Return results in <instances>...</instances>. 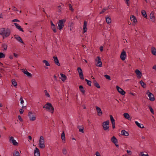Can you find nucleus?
<instances>
[{"label": "nucleus", "mask_w": 156, "mask_h": 156, "mask_svg": "<svg viewBox=\"0 0 156 156\" xmlns=\"http://www.w3.org/2000/svg\"><path fill=\"white\" fill-rule=\"evenodd\" d=\"M149 109H150V110L151 112V113L152 114H154V110H153V109L152 108L151 106H150Z\"/></svg>", "instance_id": "49"}, {"label": "nucleus", "mask_w": 156, "mask_h": 156, "mask_svg": "<svg viewBox=\"0 0 156 156\" xmlns=\"http://www.w3.org/2000/svg\"><path fill=\"white\" fill-rule=\"evenodd\" d=\"M12 144L15 146H16L18 145V143L15 140H12V141L11 142Z\"/></svg>", "instance_id": "43"}, {"label": "nucleus", "mask_w": 156, "mask_h": 156, "mask_svg": "<svg viewBox=\"0 0 156 156\" xmlns=\"http://www.w3.org/2000/svg\"><path fill=\"white\" fill-rule=\"evenodd\" d=\"M5 57V54L0 52V58H4Z\"/></svg>", "instance_id": "44"}, {"label": "nucleus", "mask_w": 156, "mask_h": 156, "mask_svg": "<svg viewBox=\"0 0 156 156\" xmlns=\"http://www.w3.org/2000/svg\"><path fill=\"white\" fill-rule=\"evenodd\" d=\"M142 15L145 18H147V16L146 12L144 10H142L141 12Z\"/></svg>", "instance_id": "30"}, {"label": "nucleus", "mask_w": 156, "mask_h": 156, "mask_svg": "<svg viewBox=\"0 0 156 156\" xmlns=\"http://www.w3.org/2000/svg\"><path fill=\"white\" fill-rule=\"evenodd\" d=\"M95 107L98 113V115L99 116H101L102 114V112L101 108L97 106H96Z\"/></svg>", "instance_id": "13"}, {"label": "nucleus", "mask_w": 156, "mask_h": 156, "mask_svg": "<svg viewBox=\"0 0 156 156\" xmlns=\"http://www.w3.org/2000/svg\"><path fill=\"white\" fill-rule=\"evenodd\" d=\"M150 18L152 20V22H154L155 20V18L154 15V12H152L150 15Z\"/></svg>", "instance_id": "18"}, {"label": "nucleus", "mask_w": 156, "mask_h": 156, "mask_svg": "<svg viewBox=\"0 0 156 156\" xmlns=\"http://www.w3.org/2000/svg\"><path fill=\"white\" fill-rule=\"evenodd\" d=\"M110 120L111 121L112 123H115V120L114 119V118L111 115H110Z\"/></svg>", "instance_id": "42"}, {"label": "nucleus", "mask_w": 156, "mask_h": 156, "mask_svg": "<svg viewBox=\"0 0 156 156\" xmlns=\"http://www.w3.org/2000/svg\"><path fill=\"white\" fill-rule=\"evenodd\" d=\"M111 140L112 142L115 144V145L117 147H119V145L117 144L118 143V140L115 136H113L111 138Z\"/></svg>", "instance_id": "9"}, {"label": "nucleus", "mask_w": 156, "mask_h": 156, "mask_svg": "<svg viewBox=\"0 0 156 156\" xmlns=\"http://www.w3.org/2000/svg\"><path fill=\"white\" fill-rule=\"evenodd\" d=\"M53 58L54 59V61L55 63L57 65V66H59L60 65V64L59 62L58 59L56 56L55 55L53 57Z\"/></svg>", "instance_id": "14"}, {"label": "nucleus", "mask_w": 156, "mask_h": 156, "mask_svg": "<svg viewBox=\"0 0 156 156\" xmlns=\"http://www.w3.org/2000/svg\"><path fill=\"white\" fill-rule=\"evenodd\" d=\"M121 132V134L123 136H127L129 135L128 132L126 131L125 130H122Z\"/></svg>", "instance_id": "21"}, {"label": "nucleus", "mask_w": 156, "mask_h": 156, "mask_svg": "<svg viewBox=\"0 0 156 156\" xmlns=\"http://www.w3.org/2000/svg\"><path fill=\"white\" fill-rule=\"evenodd\" d=\"M13 156H20L19 152L17 151H15L13 153Z\"/></svg>", "instance_id": "37"}, {"label": "nucleus", "mask_w": 156, "mask_h": 156, "mask_svg": "<svg viewBox=\"0 0 156 156\" xmlns=\"http://www.w3.org/2000/svg\"><path fill=\"white\" fill-rule=\"evenodd\" d=\"M14 24L16 26V28L19 30L20 31H21L22 32H24V30L22 29L21 26H20L18 24L16 23H14Z\"/></svg>", "instance_id": "23"}, {"label": "nucleus", "mask_w": 156, "mask_h": 156, "mask_svg": "<svg viewBox=\"0 0 156 156\" xmlns=\"http://www.w3.org/2000/svg\"><path fill=\"white\" fill-rule=\"evenodd\" d=\"M5 29V28H0V35L2 36Z\"/></svg>", "instance_id": "34"}, {"label": "nucleus", "mask_w": 156, "mask_h": 156, "mask_svg": "<svg viewBox=\"0 0 156 156\" xmlns=\"http://www.w3.org/2000/svg\"><path fill=\"white\" fill-rule=\"evenodd\" d=\"M29 119L31 121H34L36 120V117L32 112H29L28 115Z\"/></svg>", "instance_id": "6"}, {"label": "nucleus", "mask_w": 156, "mask_h": 156, "mask_svg": "<svg viewBox=\"0 0 156 156\" xmlns=\"http://www.w3.org/2000/svg\"><path fill=\"white\" fill-rule=\"evenodd\" d=\"M22 72L23 73L27 75V76L29 77H31L32 76V74L28 72L25 69H22Z\"/></svg>", "instance_id": "16"}, {"label": "nucleus", "mask_w": 156, "mask_h": 156, "mask_svg": "<svg viewBox=\"0 0 156 156\" xmlns=\"http://www.w3.org/2000/svg\"><path fill=\"white\" fill-rule=\"evenodd\" d=\"M123 116L126 119L129 120H131V118L130 117V115L128 113H124L123 114Z\"/></svg>", "instance_id": "22"}, {"label": "nucleus", "mask_w": 156, "mask_h": 156, "mask_svg": "<svg viewBox=\"0 0 156 156\" xmlns=\"http://www.w3.org/2000/svg\"><path fill=\"white\" fill-rule=\"evenodd\" d=\"M95 154L96 156H101L100 153L98 151H97L96 152Z\"/></svg>", "instance_id": "56"}, {"label": "nucleus", "mask_w": 156, "mask_h": 156, "mask_svg": "<svg viewBox=\"0 0 156 156\" xmlns=\"http://www.w3.org/2000/svg\"><path fill=\"white\" fill-rule=\"evenodd\" d=\"M61 138L63 140V142L65 141L66 140L65 136H61Z\"/></svg>", "instance_id": "54"}, {"label": "nucleus", "mask_w": 156, "mask_h": 156, "mask_svg": "<svg viewBox=\"0 0 156 156\" xmlns=\"http://www.w3.org/2000/svg\"><path fill=\"white\" fill-rule=\"evenodd\" d=\"M126 1V3L127 4V6H129V3L128 2L129 0H124Z\"/></svg>", "instance_id": "55"}, {"label": "nucleus", "mask_w": 156, "mask_h": 156, "mask_svg": "<svg viewBox=\"0 0 156 156\" xmlns=\"http://www.w3.org/2000/svg\"><path fill=\"white\" fill-rule=\"evenodd\" d=\"M34 156H40L39 150L37 147L35 148L34 151Z\"/></svg>", "instance_id": "17"}, {"label": "nucleus", "mask_w": 156, "mask_h": 156, "mask_svg": "<svg viewBox=\"0 0 156 156\" xmlns=\"http://www.w3.org/2000/svg\"><path fill=\"white\" fill-rule=\"evenodd\" d=\"M18 119L20 122H22L23 121V120L20 116V115H18Z\"/></svg>", "instance_id": "50"}, {"label": "nucleus", "mask_w": 156, "mask_h": 156, "mask_svg": "<svg viewBox=\"0 0 156 156\" xmlns=\"http://www.w3.org/2000/svg\"><path fill=\"white\" fill-rule=\"evenodd\" d=\"M105 77V78L108 80H111V78H110V77L108 75H105L104 76Z\"/></svg>", "instance_id": "47"}, {"label": "nucleus", "mask_w": 156, "mask_h": 156, "mask_svg": "<svg viewBox=\"0 0 156 156\" xmlns=\"http://www.w3.org/2000/svg\"><path fill=\"white\" fill-rule=\"evenodd\" d=\"M141 156H149V155H148V154H143L141 155Z\"/></svg>", "instance_id": "64"}, {"label": "nucleus", "mask_w": 156, "mask_h": 156, "mask_svg": "<svg viewBox=\"0 0 156 156\" xmlns=\"http://www.w3.org/2000/svg\"><path fill=\"white\" fill-rule=\"evenodd\" d=\"M106 22L108 24H109L111 23L112 21L111 18L108 16L106 17Z\"/></svg>", "instance_id": "32"}, {"label": "nucleus", "mask_w": 156, "mask_h": 156, "mask_svg": "<svg viewBox=\"0 0 156 156\" xmlns=\"http://www.w3.org/2000/svg\"><path fill=\"white\" fill-rule=\"evenodd\" d=\"M116 89L122 95H124L126 93V92L121 88H120L118 86H116Z\"/></svg>", "instance_id": "10"}, {"label": "nucleus", "mask_w": 156, "mask_h": 156, "mask_svg": "<svg viewBox=\"0 0 156 156\" xmlns=\"http://www.w3.org/2000/svg\"><path fill=\"white\" fill-rule=\"evenodd\" d=\"M112 128L114 129L115 127V123H112Z\"/></svg>", "instance_id": "61"}, {"label": "nucleus", "mask_w": 156, "mask_h": 156, "mask_svg": "<svg viewBox=\"0 0 156 156\" xmlns=\"http://www.w3.org/2000/svg\"><path fill=\"white\" fill-rule=\"evenodd\" d=\"M14 138L13 136H10L9 137V141L11 142L12 141V140H14Z\"/></svg>", "instance_id": "52"}, {"label": "nucleus", "mask_w": 156, "mask_h": 156, "mask_svg": "<svg viewBox=\"0 0 156 156\" xmlns=\"http://www.w3.org/2000/svg\"><path fill=\"white\" fill-rule=\"evenodd\" d=\"M43 108H45L48 111L50 112L52 114L54 112V108L50 103H47L43 107Z\"/></svg>", "instance_id": "1"}, {"label": "nucleus", "mask_w": 156, "mask_h": 156, "mask_svg": "<svg viewBox=\"0 0 156 156\" xmlns=\"http://www.w3.org/2000/svg\"><path fill=\"white\" fill-rule=\"evenodd\" d=\"M20 114H22L23 112L24 111L22 109H21L19 110Z\"/></svg>", "instance_id": "57"}, {"label": "nucleus", "mask_w": 156, "mask_h": 156, "mask_svg": "<svg viewBox=\"0 0 156 156\" xmlns=\"http://www.w3.org/2000/svg\"><path fill=\"white\" fill-rule=\"evenodd\" d=\"M43 62L45 64L46 66H50V64L48 63V61H47L46 60H44L43 61Z\"/></svg>", "instance_id": "39"}, {"label": "nucleus", "mask_w": 156, "mask_h": 156, "mask_svg": "<svg viewBox=\"0 0 156 156\" xmlns=\"http://www.w3.org/2000/svg\"><path fill=\"white\" fill-rule=\"evenodd\" d=\"M126 52L123 50L121 54L120 57L122 60L124 61L126 59Z\"/></svg>", "instance_id": "11"}, {"label": "nucleus", "mask_w": 156, "mask_h": 156, "mask_svg": "<svg viewBox=\"0 0 156 156\" xmlns=\"http://www.w3.org/2000/svg\"><path fill=\"white\" fill-rule=\"evenodd\" d=\"M100 50L101 51H103V47L102 46H101L100 47Z\"/></svg>", "instance_id": "62"}, {"label": "nucleus", "mask_w": 156, "mask_h": 156, "mask_svg": "<svg viewBox=\"0 0 156 156\" xmlns=\"http://www.w3.org/2000/svg\"><path fill=\"white\" fill-rule=\"evenodd\" d=\"M127 152L129 155H131V154L132 153L130 151L128 150L127 151Z\"/></svg>", "instance_id": "58"}, {"label": "nucleus", "mask_w": 156, "mask_h": 156, "mask_svg": "<svg viewBox=\"0 0 156 156\" xmlns=\"http://www.w3.org/2000/svg\"><path fill=\"white\" fill-rule=\"evenodd\" d=\"M14 36H16V37H15V38L16 39L17 41L20 43L23 44V42L20 37L18 35H16Z\"/></svg>", "instance_id": "20"}, {"label": "nucleus", "mask_w": 156, "mask_h": 156, "mask_svg": "<svg viewBox=\"0 0 156 156\" xmlns=\"http://www.w3.org/2000/svg\"><path fill=\"white\" fill-rule=\"evenodd\" d=\"M66 22V20L65 19H62L59 20V22H58V29L59 30H61L64 26L63 24L64 23H65Z\"/></svg>", "instance_id": "4"}, {"label": "nucleus", "mask_w": 156, "mask_h": 156, "mask_svg": "<svg viewBox=\"0 0 156 156\" xmlns=\"http://www.w3.org/2000/svg\"><path fill=\"white\" fill-rule=\"evenodd\" d=\"M77 128L79 129V131L80 132L83 133L84 131V127L83 126H77Z\"/></svg>", "instance_id": "25"}, {"label": "nucleus", "mask_w": 156, "mask_h": 156, "mask_svg": "<svg viewBox=\"0 0 156 156\" xmlns=\"http://www.w3.org/2000/svg\"><path fill=\"white\" fill-rule=\"evenodd\" d=\"M13 55L16 58H17L18 57V55L17 54H16L14 53H13Z\"/></svg>", "instance_id": "60"}, {"label": "nucleus", "mask_w": 156, "mask_h": 156, "mask_svg": "<svg viewBox=\"0 0 156 156\" xmlns=\"http://www.w3.org/2000/svg\"><path fill=\"white\" fill-rule=\"evenodd\" d=\"M106 10H107V9H103L102 10V11L100 12V14H102Z\"/></svg>", "instance_id": "51"}, {"label": "nucleus", "mask_w": 156, "mask_h": 156, "mask_svg": "<svg viewBox=\"0 0 156 156\" xmlns=\"http://www.w3.org/2000/svg\"><path fill=\"white\" fill-rule=\"evenodd\" d=\"M61 8V7L60 5H59L58 6V10L59 11V12H60L61 11V10L60 9Z\"/></svg>", "instance_id": "63"}, {"label": "nucleus", "mask_w": 156, "mask_h": 156, "mask_svg": "<svg viewBox=\"0 0 156 156\" xmlns=\"http://www.w3.org/2000/svg\"><path fill=\"white\" fill-rule=\"evenodd\" d=\"M86 82H87V84L90 86H91V82L87 79L85 80Z\"/></svg>", "instance_id": "38"}, {"label": "nucleus", "mask_w": 156, "mask_h": 156, "mask_svg": "<svg viewBox=\"0 0 156 156\" xmlns=\"http://www.w3.org/2000/svg\"><path fill=\"white\" fill-rule=\"evenodd\" d=\"M44 92L45 93V95L47 97H50V95L49 93L47 91V90H44Z\"/></svg>", "instance_id": "45"}, {"label": "nucleus", "mask_w": 156, "mask_h": 156, "mask_svg": "<svg viewBox=\"0 0 156 156\" xmlns=\"http://www.w3.org/2000/svg\"><path fill=\"white\" fill-rule=\"evenodd\" d=\"M147 94L148 95V96L149 98V99L151 101H153L154 100L155 98L154 95L150 92L149 90L147 91Z\"/></svg>", "instance_id": "7"}, {"label": "nucleus", "mask_w": 156, "mask_h": 156, "mask_svg": "<svg viewBox=\"0 0 156 156\" xmlns=\"http://www.w3.org/2000/svg\"><path fill=\"white\" fill-rule=\"evenodd\" d=\"M140 83L143 87L144 88H145L146 87V84L145 83L143 82V80H140Z\"/></svg>", "instance_id": "31"}, {"label": "nucleus", "mask_w": 156, "mask_h": 156, "mask_svg": "<svg viewBox=\"0 0 156 156\" xmlns=\"http://www.w3.org/2000/svg\"><path fill=\"white\" fill-rule=\"evenodd\" d=\"M69 9L71 11L73 12L74 9H73L72 6L71 4L69 3L68 4Z\"/></svg>", "instance_id": "40"}, {"label": "nucleus", "mask_w": 156, "mask_h": 156, "mask_svg": "<svg viewBox=\"0 0 156 156\" xmlns=\"http://www.w3.org/2000/svg\"><path fill=\"white\" fill-rule=\"evenodd\" d=\"M2 47L4 49L5 51L7 50V46L5 43H3L2 45Z\"/></svg>", "instance_id": "35"}, {"label": "nucleus", "mask_w": 156, "mask_h": 156, "mask_svg": "<svg viewBox=\"0 0 156 156\" xmlns=\"http://www.w3.org/2000/svg\"><path fill=\"white\" fill-rule=\"evenodd\" d=\"M62 152L63 154L65 155H66L67 154V151L66 150V148H63L62 149Z\"/></svg>", "instance_id": "41"}, {"label": "nucleus", "mask_w": 156, "mask_h": 156, "mask_svg": "<svg viewBox=\"0 0 156 156\" xmlns=\"http://www.w3.org/2000/svg\"><path fill=\"white\" fill-rule=\"evenodd\" d=\"M51 27V28H52V30L53 31V32L54 33H56L57 31H56V29L55 27V25L54 26H52V27Z\"/></svg>", "instance_id": "46"}, {"label": "nucleus", "mask_w": 156, "mask_h": 156, "mask_svg": "<svg viewBox=\"0 0 156 156\" xmlns=\"http://www.w3.org/2000/svg\"><path fill=\"white\" fill-rule=\"evenodd\" d=\"M94 85L97 88H100V87L98 83L97 82L96 80H94L93 81Z\"/></svg>", "instance_id": "33"}, {"label": "nucleus", "mask_w": 156, "mask_h": 156, "mask_svg": "<svg viewBox=\"0 0 156 156\" xmlns=\"http://www.w3.org/2000/svg\"><path fill=\"white\" fill-rule=\"evenodd\" d=\"M130 19L134 23H136L137 21L136 18L134 15H132L130 16Z\"/></svg>", "instance_id": "29"}, {"label": "nucleus", "mask_w": 156, "mask_h": 156, "mask_svg": "<svg viewBox=\"0 0 156 156\" xmlns=\"http://www.w3.org/2000/svg\"><path fill=\"white\" fill-rule=\"evenodd\" d=\"M20 103L21 104H23L24 103V101L23 100V97L22 96H21L20 98Z\"/></svg>", "instance_id": "48"}, {"label": "nucleus", "mask_w": 156, "mask_h": 156, "mask_svg": "<svg viewBox=\"0 0 156 156\" xmlns=\"http://www.w3.org/2000/svg\"><path fill=\"white\" fill-rule=\"evenodd\" d=\"M135 73L137 75V77L138 78L141 77L142 76V73L138 69H136L135 70Z\"/></svg>", "instance_id": "19"}, {"label": "nucleus", "mask_w": 156, "mask_h": 156, "mask_svg": "<svg viewBox=\"0 0 156 156\" xmlns=\"http://www.w3.org/2000/svg\"><path fill=\"white\" fill-rule=\"evenodd\" d=\"M87 22L86 21H84L83 25V33H85L87 31Z\"/></svg>", "instance_id": "15"}, {"label": "nucleus", "mask_w": 156, "mask_h": 156, "mask_svg": "<svg viewBox=\"0 0 156 156\" xmlns=\"http://www.w3.org/2000/svg\"><path fill=\"white\" fill-rule=\"evenodd\" d=\"M12 85L15 87H16L17 86V83L15 81V79H12Z\"/></svg>", "instance_id": "36"}, {"label": "nucleus", "mask_w": 156, "mask_h": 156, "mask_svg": "<svg viewBox=\"0 0 156 156\" xmlns=\"http://www.w3.org/2000/svg\"><path fill=\"white\" fill-rule=\"evenodd\" d=\"M80 91L82 92L83 94H84L85 91L84 90L83 87L82 85H80L79 87Z\"/></svg>", "instance_id": "27"}, {"label": "nucleus", "mask_w": 156, "mask_h": 156, "mask_svg": "<svg viewBox=\"0 0 156 156\" xmlns=\"http://www.w3.org/2000/svg\"><path fill=\"white\" fill-rule=\"evenodd\" d=\"M39 147L41 149H43L45 147L44 144V139L43 136H41L40 138L39 143Z\"/></svg>", "instance_id": "2"}, {"label": "nucleus", "mask_w": 156, "mask_h": 156, "mask_svg": "<svg viewBox=\"0 0 156 156\" xmlns=\"http://www.w3.org/2000/svg\"><path fill=\"white\" fill-rule=\"evenodd\" d=\"M151 51L153 55H156V49L155 47H152L151 48Z\"/></svg>", "instance_id": "24"}, {"label": "nucleus", "mask_w": 156, "mask_h": 156, "mask_svg": "<svg viewBox=\"0 0 156 156\" xmlns=\"http://www.w3.org/2000/svg\"><path fill=\"white\" fill-rule=\"evenodd\" d=\"M12 9L14 11H18L17 10V9L16 8L15 6H12Z\"/></svg>", "instance_id": "53"}, {"label": "nucleus", "mask_w": 156, "mask_h": 156, "mask_svg": "<svg viewBox=\"0 0 156 156\" xmlns=\"http://www.w3.org/2000/svg\"><path fill=\"white\" fill-rule=\"evenodd\" d=\"M11 33V31L10 29L9 28H7L5 30V32L2 35L3 38V39L8 37Z\"/></svg>", "instance_id": "5"}, {"label": "nucleus", "mask_w": 156, "mask_h": 156, "mask_svg": "<svg viewBox=\"0 0 156 156\" xmlns=\"http://www.w3.org/2000/svg\"><path fill=\"white\" fill-rule=\"evenodd\" d=\"M60 75L61 76L60 79L62 81H64L67 78L66 76L65 75L62 73H61Z\"/></svg>", "instance_id": "26"}, {"label": "nucleus", "mask_w": 156, "mask_h": 156, "mask_svg": "<svg viewBox=\"0 0 156 156\" xmlns=\"http://www.w3.org/2000/svg\"><path fill=\"white\" fill-rule=\"evenodd\" d=\"M109 121L108 120L103 122L102 126L104 130H108V131H109V127L108 126L109 125Z\"/></svg>", "instance_id": "3"}, {"label": "nucleus", "mask_w": 156, "mask_h": 156, "mask_svg": "<svg viewBox=\"0 0 156 156\" xmlns=\"http://www.w3.org/2000/svg\"><path fill=\"white\" fill-rule=\"evenodd\" d=\"M98 60L96 59V61H97V66L99 67L102 66V62L101 61V58L99 56L97 57Z\"/></svg>", "instance_id": "12"}, {"label": "nucleus", "mask_w": 156, "mask_h": 156, "mask_svg": "<svg viewBox=\"0 0 156 156\" xmlns=\"http://www.w3.org/2000/svg\"><path fill=\"white\" fill-rule=\"evenodd\" d=\"M78 72L79 73V75L80 78L81 80L84 79L83 75V71L80 67H79L77 69Z\"/></svg>", "instance_id": "8"}, {"label": "nucleus", "mask_w": 156, "mask_h": 156, "mask_svg": "<svg viewBox=\"0 0 156 156\" xmlns=\"http://www.w3.org/2000/svg\"><path fill=\"white\" fill-rule=\"evenodd\" d=\"M135 123L139 127L141 128H144V126L142 124H141L139 123L137 121H135Z\"/></svg>", "instance_id": "28"}, {"label": "nucleus", "mask_w": 156, "mask_h": 156, "mask_svg": "<svg viewBox=\"0 0 156 156\" xmlns=\"http://www.w3.org/2000/svg\"><path fill=\"white\" fill-rule=\"evenodd\" d=\"M12 22H20V21L18 20L17 19H15L14 20H12Z\"/></svg>", "instance_id": "59"}]
</instances>
